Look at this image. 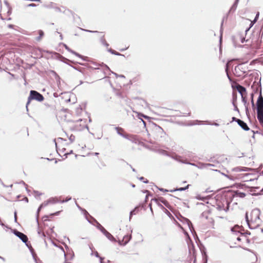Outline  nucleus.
I'll return each instance as SVG.
<instances>
[{
  "label": "nucleus",
  "instance_id": "1",
  "mask_svg": "<svg viewBox=\"0 0 263 263\" xmlns=\"http://www.w3.org/2000/svg\"><path fill=\"white\" fill-rule=\"evenodd\" d=\"M260 211L257 209L253 210L250 214L246 213V217L249 227L254 229L258 228L261 223Z\"/></svg>",
  "mask_w": 263,
  "mask_h": 263
},
{
  "label": "nucleus",
  "instance_id": "2",
  "mask_svg": "<svg viewBox=\"0 0 263 263\" xmlns=\"http://www.w3.org/2000/svg\"><path fill=\"white\" fill-rule=\"evenodd\" d=\"M57 148L58 149L60 155L66 156L72 152V149H71L70 146L68 144H66L65 145L63 144H57Z\"/></svg>",
  "mask_w": 263,
  "mask_h": 263
},
{
  "label": "nucleus",
  "instance_id": "3",
  "mask_svg": "<svg viewBox=\"0 0 263 263\" xmlns=\"http://www.w3.org/2000/svg\"><path fill=\"white\" fill-rule=\"evenodd\" d=\"M250 235V234H249ZM248 234L240 233L239 236L236 238L238 241V245L240 246H243L251 242V240L248 237Z\"/></svg>",
  "mask_w": 263,
  "mask_h": 263
},
{
  "label": "nucleus",
  "instance_id": "4",
  "mask_svg": "<svg viewBox=\"0 0 263 263\" xmlns=\"http://www.w3.org/2000/svg\"><path fill=\"white\" fill-rule=\"evenodd\" d=\"M44 97L40 93L36 91L35 90H31L30 92V95L28 97V101L27 102V104H28L31 100H35L38 101H42L44 100Z\"/></svg>",
  "mask_w": 263,
  "mask_h": 263
},
{
  "label": "nucleus",
  "instance_id": "5",
  "mask_svg": "<svg viewBox=\"0 0 263 263\" xmlns=\"http://www.w3.org/2000/svg\"><path fill=\"white\" fill-rule=\"evenodd\" d=\"M87 127L85 119H79L74 122L73 127L76 130H82Z\"/></svg>",
  "mask_w": 263,
  "mask_h": 263
},
{
  "label": "nucleus",
  "instance_id": "6",
  "mask_svg": "<svg viewBox=\"0 0 263 263\" xmlns=\"http://www.w3.org/2000/svg\"><path fill=\"white\" fill-rule=\"evenodd\" d=\"M151 201H154V202L157 203L159 206H160L162 209H164V207L163 205L160 204V202L163 203L164 205L168 209H171V206L169 202L166 199H165L164 198L162 197H158V198L152 199Z\"/></svg>",
  "mask_w": 263,
  "mask_h": 263
},
{
  "label": "nucleus",
  "instance_id": "7",
  "mask_svg": "<svg viewBox=\"0 0 263 263\" xmlns=\"http://www.w3.org/2000/svg\"><path fill=\"white\" fill-rule=\"evenodd\" d=\"M236 88L237 90V91L240 93L242 100L243 101H245V99H246L247 95L246 89L244 87L241 86L239 84H237L236 85Z\"/></svg>",
  "mask_w": 263,
  "mask_h": 263
},
{
  "label": "nucleus",
  "instance_id": "8",
  "mask_svg": "<svg viewBox=\"0 0 263 263\" xmlns=\"http://www.w3.org/2000/svg\"><path fill=\"white\" fill-rule=\"evenodd\" d=\"M131 238V234L124 235V236H123L122 239L118 237L119 242L121 245H125L130 240Z\"/></svg>",
  "mask_w": 263,
  "mask_h": 263
},
{
  "label": "nucleus",
  "instance_id": "9",
  "mask_svg": "<svg viewBox=\"0 0 263 263\" xmlns=\"http://www.w3.org/2000/svg\"><path fill=\"white\" fill-rule=\"evenodd\" d=\"M13 233L20 238L23 242L26 243L28 241V237L27 236L24 234V233L20 232L16 230H14Z\"/></svg>",
  "mask_w": 263,
  "mask_h": 263
},
{
  "label": "nucleus",
  "instance_id": "10",
  "mask_svg": "<svg viewBox=\"0 0 263 263\" xmlns=\"http://www.w3.org/2000/svg\"><path fill=\"white\" fill-rule=\"evenodd\" d=\"M263 111V97L261 95L257 101V112Z\"/></svg>",
  "mask_w": 263,
  "mask_h": 263
},
{
  "label": "nucleus",
  "instance_id": "11",
  "mask_svg": "<svg viewBox=\"0 0 263 263\" xmlns=\"http://www.w3.org/2000/svg\"><path fill=\"white\" fill-rule=\"evenodd\" d=\"M99 36L100 37V41L102 44L105 46L106 47L109 46V44L107 42L105 37V32H99Z\"/></svg>",
  "mask_w": 263,
  "mask_h": 263
},
{
  "label": "nucleus",
  "instance_id": "12",
  "mask_svg": "<svg viewBox=\"0 0 263 263\" xmlns=\"http://www.w3.org/2000/svg\"><path fill=\"white\" fill-rule=\"evenodd\" d=\"M62 136V139H64L65 141H67V139H68L70 142H72L74 141L75 139V136H73L72 134H70V135H69L68 134L65 133L64 135Z\"/></svg>",
  "mask_w": 263,
  "mask_h": 263
},
{
  "label": "nucleus",
  "instance_id": "13",
  "mask_svg": "<svg viewBox=\"0 0 263 263\" xmlns=\"http://www.w3.org/2000/svg\"><path fill=\"white\" fill-rule=\"evenodd\" d=\"M237 123L238 124L245 130L248 131L250 129L249 127L247 125V124L244 122L243 121L240 120L237 121Z\"/></svg>",
  "mask_w": 263,
  "mask_h": 263
},
{
  "label": "nucleus",
  "instance_id": "14",
  "mask_svg": "<svg viewBox=\"0 0 263 263\" xmlns=\"http://www.w3.org/2000/svg\"><path fill=\"white\" fill-rule=\"evenodd\" d=\"M116 129L118 134L121 135L122 136H123L124 137L127 138L128 137V134L122 128L120 127H117L116 128Z\"/></svg>",
  "mask_w": 263,
  "mask_h": 263
},
{
  "label": "nucleus",
  "instance_id": "15",
  "mask_svg": "<svg viewBox=\"0 0 263 263\" xmlns=\"http://www.w3.org/2000/svg\"><path fill=\"white\" fill-rule=\"evenodd\" d=\"M257 118L260 124L263 126V111L257 112Z\"/></svg>",
  "mask_w": 263,
  "mask_h": 263
},
{
  "label": "nucleus",
  "instance_id": "16",
  "mask_svg": "<svg viewBox=\"0 0 263 263\" xmlns=\"http://www.w3.org/2000/svg\"><path fill=\"white\" fill-rule=\"evenodd\" d=\"M74 147H75L76 151L77 152H79L80 150H81L82 149H83L84 148V147H85V145L83 142H81V144H78V145L75 144Z\"/></svg>",
  "mask_w": 263,
  "mask_h": 263
},
{
  "label": "nucleus",
  "instance_id": "17",
  "mask_svg": "<svg viewBox=\"0 0 263 263\" xmlns=\"http://www.w3.org/2000/svg\"><path fill=\"white\" fill-rule=\"evenodd\" d=\"M37 32H38L39 36L36 38V40L37 41H40L42 39L43 36L44 35V33L41 30H39Z\"/></svg>",
  "mask_w": 263,
  "mask_h": 263
},
{
  "label": "nucleus",
  "instance_id": "18",
  "mask_svg": "<svg viewBox=\"0 0 263 263\" xmlns=\"http://www.w3.org/2000/svg\"><path fill=\"white\" fill-rule=\"evenodd\" d=\"M106 236L109 239L111 240H113L115 239L112 235L107 232H106Z\"/></svg>",
  "mask_w": 263,
  "mask_h": 263
},
{
  "label": "nucleus",
  "instance_id": "19",
  "mask_svg": "<svg viewBox=\"0 0 263 263\" xmlns=\"http://www.w3.org/2000/svg\"><path fill=\"white\" fill-rule=\"evenodd\" d=\"M190 185L188 184L185 187H180L179 189H177L175 190V191H184L186 189H187L189 187Z\"/></svg>",
  "mask_w": 263,
  "mask_h": 263
},
{
  "label": "nucleus",
  "instance_id": "20",
  "mask_svg": "<svg viewBox=\"0 0 263 263\" xmlns=\"http://www.w3.org/2000/svg\"><path fill=\"white\" fill-rule=\"evenodd\" d=\"M108 51H109L110 53H111L112 54H115V55H120V54L119 52H117L116 51H115V50H113V49H111V48H110V49H109L108 50Z\"/></svg>",
  "mask_w": 263,
  "mask_h": 263
},
{
  "label": "nucleus",
  "instance_id": "21",
  "mask_svg": "<svg viewBox=\"0 0 263 263\" xmlns=\"http://www.w3.org/2000/svg\"><path fill=\"white\" fill-rule=\"evenodd\" d=\"M240 229V228L239 226H235L232 229V231L236 232V231H238L239 232L238 229Z\"/></svg>",
  "mask_w": 263,
  "mask_h": 263
},
{
  "label": "nucleus",
  "instance_id": "22",
  "mask_svg": "<svg viewBox=\"0 0 263 263\" xmlns=\"http://www.w3.org/2000/svg\"><path fill=\"white\" fill-rule=\"evenodd\" d=\"M240 120V119H237V118H235V117H233V118H232V121H236V122H237V121H238V120Z\"/></svg>",
  "mask_w": 263,
  "mask_h": 263
},
{
  "label": "nucleus",
  "instance_id": "23",
  "mask_svg": "<svg viewBox=\"0 0 263 263\" xmlns=\"http://www.w3.org/2000/svg\"><path fill=\"white\" fill-rule=\"evenodd\" d=\"M238 1H239V0H236L235 3L234 4V6H233L234 7L237 5V4L238 3Z\"/></svg>",
  "mask_w": 263,
  "mask_h": 263
},
{
  "label": "nucleus",
  "instance_id": "24",
  "mask_svg": "<svg viewBox=\"0 0 263 263\" xmlns=\"http://www.w3.org/2000/svg\"><path fill=\"white\" fill-rule=\"evenodd\" d=\"M241 195L240 196L241 197H243L245 196V194L244 193H240Z\"/></svg>",
  "mask_w": 263,
  "mask_h": 263
},
{
  "label": "nucleus",
  "instance_id": "25",
  "mask_svg": "<svg viewBox=\"0 0 263 263\" xmlns=\"http://www.w3.org/2000/svg\"><path fill=\"white\" fill-rule=\"evenodd\" d=\"M165 209V213H168L169 214H171V213L166 209Z\"/></svg>",
  "mask_w": 263,
  "mask_h": 263
},
{
  "label": "nucleus",
  "instance_id": "26",
  "mask_svg": "<svg viewBox=\"0 0 263 263\" xmlns=\"http://www.w3.org/2000/svg\"><path fill=\"white\" fill-rule=\"evenodd\" d=\"M258 14H257L256 15V17H255V20H254V22H255V21H256V18L258 17Z\"/></svg>",
  "mask_w": 263,
  "mask_h": 263
},
{
  "label": "nucleus",
  "instance_id": "27",
  "mask_svg": "<svg viewBox=\"0 0 263 263\" xmlns=\"http://www.w3.org/2000/svg\"><path fill=\"white\" fill-rule=\"evenodd\" d=\"M60 249H61L62 251H63V252L64 251V250H63V249H62V248H60Z\"/></svg>",
  "mask_w": 263,
  "mask_h": 263
},
{
  "label": "nucleus",
  "instance_id": "28",
  "mask_svg": "<svg viewBox=\"0 0 263 263\" xmlns=\"http://www.w3.org/2000/svg\"><path fill=\"white\" fill-rule=\"evenodd\" d=\"M226 70H227V71L228 70V64H227Z\"/></svg>",
  "mask_w": 263,
  "mask_h": 263
},
{
  "label": "nucleus",
  "instance_id": "29",
  "mask_svg": "<svg viewBox=\"0 0 263 263\" xmlns=\"http://www.w3.org/2000/svg\"><path fill=\"white\" fill-rule=\"evenodd\" d=\"M147 197H148V195H146V199L147 198Z\"/></svg>",
  "mask_w": 263,
  "mask_h": 263
},
{
  "label": "nucleus",
  "instance_id": "30",
  "mask_svg": "<svg viewBox=\"0 0 263 263\" xmlns=\"http://www.w3.org/2000/svg\"><path fill=\"white\" fill-rule=\"evenodd\" d=\"M187 115H190V112L189 111L188 113H187Z\"/></svg>",
  "mask_w": 263,
  "mask_h": 263
},
{
  "label": "nucleus",
  "instance_id": "31",
  "mask_svg": "<svg viewBox=\"0 0 263 263\" xmlns=\"http://www.w3.org/2000/svg\"><path fill=\"white\" fill-rule=\"evenodd\" d=\"M160 190H161V191H164V190H163V189H160Z\"/></svg>",
  "mask_w": 263,
  "mask_h": 263
}]
</instances>
